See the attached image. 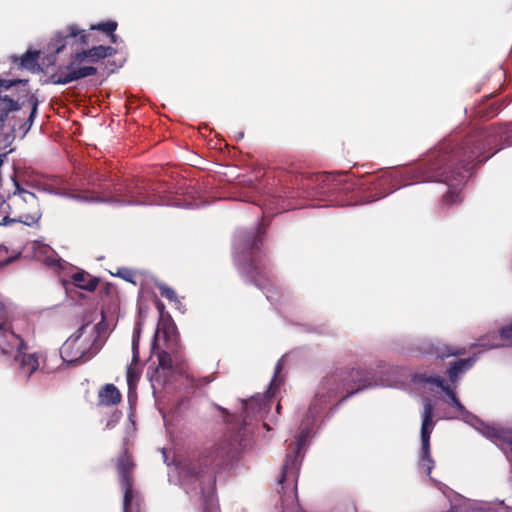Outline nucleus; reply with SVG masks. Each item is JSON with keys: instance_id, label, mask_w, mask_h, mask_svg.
<instances>
[{"instance_id": "9d476101", "label": "nucleus", "mask_w": 512, "mask_h": 512, "mask_svg": "<svg viewBox=\"0 0 512 512\" xmlns=\"http://www.w3.org/2000/svg\"><path fill=\"white\" fill-rule=\"evenodd\" d=\"M94 41L92 35L86 30L80 29L76 24H71L55 34L49 43V49L55 54H59L66 47H70L75 53L80 52L83 46Z\"/></svg>"}, {"instance_id": "393cba45", "label": "nucleus", "mask_w": 512, "mask_h": 512, "mask_svg": "<svg viewBox=\"0 0 512 512\" xmlns=\"http://www.w3.org/2000/svg\"><path fill=\"white\" fill-rule=\"evenodd\" d=\"M187 381L188 383L194 387V388H201L209 383H211L214 380V374L204 376V377H196L194 375H187Z\"/></svg>"}, {"instance_id": "dca6fc26", "label": "nucleus", "mask_w": 512, "mask_h": 512, "mask_svg": "<svg viewBox=\"0 0 512 512\" xmlns=\"http://www.w3.org/2000/svg\"><path fill=\"white\" fill-rule=\"evenodd\" d=\"M475 362L476 359L474 357L458 359L450 362L446 370L449 381L453 384H456L460 377L473 367Z\"/></svg>"}, {"instance_id": "1a4fd4ad", "label": "nucleus", "mask_w": 512, "mask_h": 512, "mask_svg": "<svg viewBox=\"0 0 512 512\" xmlns=\"http://www.w3.org/2000/svg\"><path fill=\"white\" fill-rule=\"evenodd\" d=\"M342 175L326 172L296 177L299 180V188L307 197H317L325 194H337L346 188L341 186Z\"/></svg>"}, {"instance_id": "bb28decb", "label": "nucleus", "mask_w": 512, "mask_h": 512, "mask_svg": "<svg viewBox=\"0 0 512 512\" xmlns=\"http://www.w3.org/2000/svg\"><path fill=\"white\" fill-rule=\"evenodd\" d=\"M157 287H158L160 295L162 297L166 298L167 300H169L171 302L177 301V295H176V292L174 291V289H172L171 287H169L166 284H159Z\"/></svg>"}, {"instance_id": "a19ab883", "label": "nucleus", "mask_w": 512, "mask_h": 512, "mask_svg": "<svg viewBox=\"0 0 512 512\" xmlns=\"http://www.w3.org/2000/svg\"><path fill=\"white\" fill-rule=\"evenodd\" d=\"M281 369H282V367H281V363H280V362H278V363H277V365H276V367H275V373H276V374H277V373H279V372L281 371Z\"/></svg>"}, {"instance_id": "4c0bfd02", "label": "nucleus", "mask_w": 512, "mask_h": 512, "mask_svg": "<svg viewBox=\"0 0 512 512\" xmlns=\"http://www.w3.org/2000/svg\"><path fill=\"white\" fill-rule=\"evenodd\" d=\"M155 305H156L157 310H158L160 313H162V312H163V310H164V308H165L164 304H163L160 300H157V301H156V303H155Z\"/></svg>"}, {"instance_id": "412c9836", "label": "nucleus", "mask_w": 512, "mask_h": 512, "mask_svg": "<svg viewBox=\"0 0 512 512\" xmlns=\"http://www.w3.org/2000/svg\"><path fill=\"white\" fill-rule=\"evenodd\" d=\"M419 465L422 469H424L428 476L431 474V471L434 467V461L430 454V443H428L427 450H425V446L421 445V457Z\"/></svg>"}, {"instance_id": "c85d7f7f", "label": "nucleus", "mask_w": 512, "mask_h": 512, "mask_svg": "<svg viewBox=\"0 0 512 512\" xmlns=\"http://www.w3.org/2000/svg\"><path fill=\"white\" fill-rule=\"evenodd\" d=\"M421 380L425 383L433 384V385L439 387L441 390L443 389V387H445L447 385L444 378H442L439 375H432V376L423 375Z\"/></svg>"}, {"instance_id": "f8f14e48", "label": "nucleus", "mask_w": 512, "mask_h": 512, "mask_svg": "<svg viewBox=\"0 0 512 512\" xmlns=\"http://www.w3.org/2000/svg\"><path fill=\"white\" fill-rule=\"evenodd\" d=\"M27 349L22 337L7 323L0 324V356L12 357L16 350Z\"/></svg>"}, {"instance_id": "c9c22d12", "label": "nucleus", "mask_w": 512, "mask_h": 512, "mask_svg": "<svg viewBox=\"0 0 512 512\" xmlns=\"http://www.w3.org/2000/svg\"><path fill=\"white\" fill-rule=\"evenodd\" d=\"M448 404L453 406L454 408H456L459 411L464 410V406L461 404L460 400L458 399V397L456 395L451 397V399H449Z\"/></svg>"}, {"instance_id": "ea45409f", "label": "nucleus", "mask_w": 512, "mask_h": 512, "mask_svg": "<svg viewBox=\"0 0 512 512\" xmlns=\"http://www.w3.org/2000/svg\"><path fill=\"white\" fill-rule=\"evenodd\" d=\"M14 221H15L14 219H10L8 216L3 218V224L4 225H7L8 223L14 222Z\"/></svg>"}, {"instance_id": "72a5a7b5", "label": "nucleus", "mask_w": 512, "mask_h": 512, "mask_svg": "<svg viewBox=\"0 0 512 512\" xmlns=\"http://www.w3.org/2000/svg\"><path fill=\"white\" fill-rule=\"evenodd\" d=\"M22 82H26V80L18 79V80L11 81V80L0 79V90L1 89H9L13 85H15L17 83H22Z\"/></svg>"}, {"instance_id": "473e14b6", "label": "nucleus", "mask_w": 512, "mask_h": 512, "mask_svg": "<svg viewBox=\"0 0 512 512\" xmlns=\"http://www.w3.org/2000/svg\"><path fill=\"white\" fill-rule=\"evenodd\" d=\"M501 337L512 346V324L500 330Z\"/></svg>"}, {"instance_id": "f704fd0d", "label": "nucleus", "mask_w": 512, "mask_h": 512, "mask_svg": "<svg viewBox=\"0 0 512 512\" xmlns=\"http://www.w3.org/2000/svg\"><path fill=\"white\" fill-rule=\"evenodd\" d=\"M30 101L32 103V110L29 115L28 122L32 124L37 112L38 100L34 96H31Z\"/></svg>"}, {"instance_id": "423d86ee", "label": "nucleus", "mask_w": 512, "mask_h": 512, "mask_svg": "<svg viewBox=\"0 0 512 512\" xmlns=\"http://www.w3.org/2000/svg\"><path fill=\"white\" fill-rule=\"evenodd\" d=\"M242 428L238 426L237 422L235 426H232L231 434H225L218 442L206 450L201 459L204 469L195 472L197 478H201L202 474H207L209 482L215 484L216 469L234 458L238 448L241 446Z\"/></svg>"}, {"instance_id": "6ab92c4d", "label": "nucleus", "mask_w": 512, "mask_h": 512, "mask_svg": "<svg viewBox=\"0 0 512 512\" xmlns=\"http://www.w3.org/2000/svg\"><path fill=\"white\" fill-rule=\"evenodd\" d=\"M430 352L438 358L445 359L450 356H461L466 354V348L460 346H450L443 343L432 344Z\"/></svg>"}, {"instance_id": "f03ea898", "label": "nucleus", "mask_w": 512, "mask_h": 512, "mask_svg": "<svg viewBox=\"0 0 512 512\" xmlns=\"http://www.w3.org/2000/svg\"><path fill=\"white\" fill-rule=\"evenodd\" d=\"M88 184L98 187L111 196V200L122 205H169L165 193L169 186L160 181L145 178L126 179L122 182L115 174L106 170L89 168L86 172Z\"/></svg>"}, {"instance_id": "5701e85b", "label": "nucleus", "mask_w": 512, "mask_h": 512, "mask_svg": "<svg viewBox=\"0 0 512 512\" xmlns=\"http://www.w3.org/2000/svg\"><path fill=\"white\" fill-rule=\"evenodd\" d=\"M91 30H100L105 34L109 35L112 43H116V35L114 34L117 29V22L109 20L107 22L99 23L97 25H91Z\"/></svg>"}, {"instance_id": "cd10ccee", "label": "nucleus", "mask_w": 512, "mask_h": 512, "mask_svg": "<svg viewBox=\"0 0 512 512\" xmlns=\"http://www.w3.org/2000/svg\"><path fill=\"white\" fill-rule=\"evenodd\" d=\"M159 367L164 370H172V357L166 352L162 351L158 354Z\"/></svg>"}, {"instance_id": "b1692460", "label": "nucleus", "mask_w": 512, "mask_h": 512, "mask_svg": "<svg viewBox=\"0 0 512 512\" xmlns=\"http://www.w3.org/2000/svg\"><path fill=\"white\" fill-rule=\"evenodd\" d=\"M38 58H39L38 51H27L21 57L20 66L22 68H26L28 70L34 71L37 66Z\"/></svg>"}, {"instance_id": "f3484780", "label": "nucleus", "mask_w": 512, "mask_h": 512, "mask_svg": "<svg viewBox=\"0 0 512 512\" xmlns=\"http://www.w3.org/2000/svg\"><path fill=\"white\" fill-rule=\"evenodd\" d=\"M70 279L71 284L75 287L88 292L95 291L99 284V278L92 276L84 270L73 273Z\"/></svg>"}, {"instance_id": "a878e982", "label": "nucleus", "mask_w": 512, "mask_h": 512, "mask_svg": "<svg viewBox=\"0 0 512 512\" xmlns=\"http://www.w3.org/2000/svg\"><path fill=\"white\" fill-rule=\"evenodd\" d=\"M203 512H220L213 494L204 495Z\"/></svg>"}, {"instance_id": "7c9ffc66", "label": "nucleus", "mask_w": 512, "mask_h": 512, "mask_svg": "<svg viewBox=\"0 0 512 512\" xmlns=\"http://www.w3.org/2000/svg\"><path fill=\"white\" fill-rule=\"evenodd\" d=\"M19 257H9L7 256V249L5 247H0V267H4L12 263L15 259Z\"/></svg>"}, {"instance_id": "4468645a", "label": "nucleus", "mask_w": 512, "mask_h": 512, "mask_svg": "<svg viewBox=\"0 0 512 512\" xmlns=\"http://www.w3.org/2000/svg\"><path fill=\"white\" fill-rule=\"evenodd\" d=\"M25 350H16L12 357L19 363L21 372L29 378L39 368V358L37 353H26Z\"/></svg>"}, {"instance_id": "58836bf2", "label": "nucleus", "mask_w": 512, "mask_h": 512, "mask_svg": "<svg viewBox=\"0 0 512 512\" xmlns=\"http://www.w3.org/2000/svg\"><path fill=\"white\" fill-rule=\"evenodd\" d=\"M314 403H315L314 401L311 403L310 411L315 410V413H318V410H316V408H317L318 406H319V407H322V405H323V404H319V403H317L316 405H313Z\"/></svg>"}, {"instance_id": "e433bc0d", "label": "nucleus", "mask_w": 512, "mask_h": 512, "mask_svg": "<svg viewBox=\"0 0 512 512\" xmlns=\"http://www.w3.org/2000/svg\"><path fill=\"white\" fill-rule=\"evenodd\" d=\"M442 391L448 396L449 399L456 395L454 388H452L449 384L443 387Z\"/></svg>"}, {"instance_id": "c756f323", "label": "nucleus", "mask_w": 512, "mask_h": 512, "mask_svg": "<svg viewBox=\"0 0 512 512\" xmlns=\"http://www.w3.org/2000/svg\"><path fill=\"white\" fill-rule=\"evenodd\" d=\"M132 365L133 364H131L130 366L127 367V372H126V378H127V383H128L129 387H132L133 385H135L139 379V373Z\"/></svg>"}, {"instance_id": "7ed1b4c3", "label": "nucleus", "mask_w": 512, "mask_h": 512, "mask_svg": "<svg viewBox=\"0 0 512 512\" xmlns=\"http://www.w3.org/2000/svg\"><path fill=\"white\" fill-rule=\"evenodd\" d=\"M266 228L259 225L256 231L239 233L238 253L235 258L236 268L240 277L260 290L272 284L269 259L261 251Z\"/></svg>"}, {"instance_id": "20e7f679", "label": "nucleus", "mask_w": 512, "mask_h": 512, "mask_svg": "<svg viewBox=\"0 0 512 512\" xmlns=\"http://www.w3.org/2000/svg\"><path fill=\"white\" fill-rule=\"evenodd\" d=\"M372 385V373L368 370L354 368L336 370L320 381L313 405L327 404L335 399L344 401Z\"/></svg>"}, {"instance_id": "f257e3e1", "label": "nucleus", "mask_w": 512, "mask_h": 512, "mask_svg": "<svg viewBox=\"0 0 512 512\" xmlns=\"http://www.w3.org/2000/svg\"><path fill=\"white\" fill-rule=\"evenodd\" d=\"M482 136H469L461 142L447 141L438 146L425 161L412 169L418 182L437 181L447 185V191L440 200V207L448 209L462 202L460 186L465 182L471 163H482L490 156L480 159L484 146Z\"/></svg>"}, {"instance_id": "39448f33", "label": "nucleus", "mask_w": 512, "mask_h": 512, "mask_svg": "<svg viewBox=\"0 0 512 512\" xmlns=\"http://www.w3.org/2000/svg\"><path fill=\"white\" fill-rule=\"evenodd\" d=\"M117 53L112 46L98 45L90 49L81 48L80 52L71 55L66 66L60 67L55 73L49 76L48 82L55 85H66L80 79L94 76L97 68L88 63L94 64Z\"/></svg>"}, {"instance_id": "4be33fe9", "label": "nucleus", "mask_w": 512, "mask_h": 512, "mask_svg": "<svg viewBox=\"0 0 512 512\" xmlns=\"http://www.w3.org/2000/svg\"><path fill=\"white\" fill-rule=\"evenodd\" d=\"M502 109V105L498 102H493L491 104H483L477 108V114L484 118H493L496 116L500 110Z\"/></svg>"}, {"instance_id": "0eeeda50", "label": "nucleus", "mask_w": 512, "mask_h": 512, "mask_svg": "<svg viewBox=\"0 0 512 512\" xmlns=\"http://www.w3.org/2000/svg\"><path fill=\"white\" fill-rule=\"evenodd\" d=\"M119 485L123 490V512H142L144 499L141 493L134 488L133 473L136 467L132 454L126 444L116 457L115 462Z\"/></svg>"}, {"instance_id": "9b49d317", "label": "nucleus", "mask_w": 512, "mask_h": 512, "mask_svg": "<svg viewBox=\"0 0 512 512\" xmlns=\"http://www.w3.org/2000/svg\"><path fill=\"white\" fill-rule=\"evenodd\" d=\"M305 435H301L296 442V445L286 455L285 462L282 467L281 477L279 484L283 485L285 482L294 483L296 485L300 466H301V450L304 445Z\"/></svg>"}, {"instance_id": "a211bd4d", "label": "nucleus", "mask_w": 512, "mask_h": 512, "mask_svg": "<svg viewBox=\"0 0 512 512\" xmlns=\"http://www.w3.org/2000/svg\"><path fill=\"white\" fill-rule=\"evenodd\" d=\"M99 403L104 406H114L121 402L122 395L114 384H105L98 393Z\"/></svg>"}, {"instance_id": "ddd939ff", "label": "nucleus", "mask_w": 512, "mask_h": 512, "mask_svg": "<svg viewBox=\"0 0 512 512\" xmlns=\"http://www.w3.org/2000/svg\"><path fill=\"white\" fill-rule=\"evenodd\" d=\"M19 198L21 199V201L30 204L32 210L29 212L21 213L16 221L21 222L28 226L36 223L41 217L38 199L36 195L30 191L21 190L19 193Z\"/></svg>"}, {"instance_id": "37998d69", "label": "nucleus", "mask_w": 512, "mask_h": 512, "mask_svg": "<svg viewBox=\"0 0 512 512\" xmlns=\"http://www.w3.org/2000/svg\"><path fill=\"white\" fill-rule=\"evenodd\" d=\"M247 405H248V402H246V401H245V402L243 403V410H246V409H247Z\"/></svg>"}, {"instance_id": "2eb2a0df", "label": "nucleus", "mask_w": 512, "mask_h": 512, "mask_svg": "<svg viewBox=\"0 0 512 512\" xmlns=\"http://www.w3.org/2000/svg\"><path fill=\"white\" fill-rule=\"evenodd\" d=\"M433 413L434 405L430 400H425L422 412V425H421V444L427 450L428 443H430V436L433 430Z\"/></svg>"}, {"instance_id": "79ce46f5", "label": "nucleus", "mask_w": 512, "mask_h": 512, "mask_svg": "<svg viewBox=\"0 0 512 512\" xmlns=\"http://www.w3.org/2000/svg\"><path fill=\"white\" fill-rule=\"evenodd\" d=\"M283 512H289L288 510H284ZM293 512H303L302 509L300 507H296L295 508V511Z\"/></svg>"}, {"instance_id": "2f4dec72", "label": "nucleus", "mask_w": 512, "mask_h": 512, "mask_svg": "<svg viewBox=\"0 0 512 512\" xmlns=\"http://www.w3.org/2000/svg\"><path fill=\"white\" fill-rule=\"evenodd\" d=\"M139 339L134 336L132 341V364H137L139 362Z\"/></svg>"}, {"instance_id": "aec40b11", "label": "nucleus", "mask_w": 512, "mask_h": 512, "mask_svg": "<svg viewBox=\"0 0 512 512\" xmlns=\"http://www.w3.org/2000/svg\"><path fill=\"white\" fill-rule=\"evenodd\" d=\"M21 105L8 96L0 97V125L7 119L10 112L18 111Z\"/></svg>"}, {"instance_id": "6e6552de", "label": "nucleus", "mask_w": 512, "mask_h": 512, "mask_svg": "<svg viewBox=\"0 0 512 512\" xmlns=\"http://www.w3.org/2000/svg\"><path fill=\"white\" fill-rule=\"evenodd\" d=\"M89 323L83 324L72 336H70L60 348V355L64 362L68 364H81L91 359L96 353L94 342L97 335L87 337L85 335Z\"/></svg>"}]
</instances>
